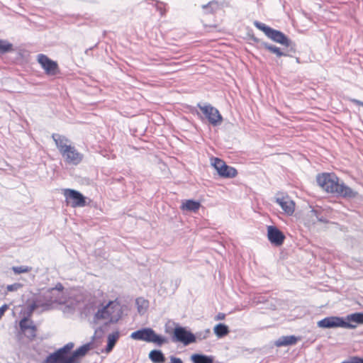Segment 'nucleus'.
I'll return each mask as SVG.
<instances>
[{"mask_svg": "<svg viewBox=\"0 0 363 363\" xmlns=\"http://www.w3.org/2000/svg\"><path fill=\"white\" fill-rule=\"evenodd\" d=\"M316 182L320 187L325 191L330 194H336L345 198H354L357 192L340 182V179L335 173H321L316 177Z\"/></svg>", "mask_w": 363, "mask_h": 363, "instance_id": "f257e3e1", "label": "nucleus"}, {"mask_svg": "<svg viewBox=\"0 0 363 363\" xmlns=\"http://www.w3.org/2000/svg\"><path fill=\"white\" fill-rule=\"evenodd\" d=\"M72 344H67L56 352L47 357L44 363H79V358L84 357L89 350V346L85 345L81 346L70 354Z\"/></svg>", "mask_w": 363, "mask_h": 363, "instance_id": "f03ea898", "label": "nucleus"}, {"mask_svg": "<svg viewBox=\"0 0 363 363\" xmlns=\"http://www.w3.org/2000/svg\"><path fill=\"white\" fill-rule=\"evenodd\" d=\"M358 324H363V313H354L346 316L345 319L338 316L326 317L317 323L320 328H343L354 329Z\"/></svg>", "mask_w": 363, "mask_h": 363, "instance_id": "7ed1b4c3", "label": "nucleus"}, {"mask_svg": "<svg viewBox=\"0 0 363 363\" xmlns=\"http://www.w3.org/2000/svg\"><path fill=\"white\" fill-rule=\"evenodd\" d=\"M52 138L66 163L77 165L82 161L84 157L83 154L79 152L76 147L72 145L70 140L67 137L53 133Z\"/></svg>", "mask_w": 363, "mask_h": 363, "instance_id": "20e7f679", "label": "nucleus"}, {"mask_svg": "<svg viewBox=\"0 0 363 363\" xmlns=\"http://www.w3.org/2000/svg\"><path fill=\"white\" fill-rule=\"evenodd\" d=\"M121 315V306L116 300L109 301L105 306L99 309L96 313V318L108 320L110 323L118 322Z\"/></svg>", "mask_w": 363, "mask_h": 363, "instance_id": "39448f33", "label": "nucleus"}, {"mask_svg": "<svg viewBox=\"0 0 363 363\" xmlns=\"http://www.w3.org/2000/svg\"><path fill=\"white\" fill-rule=\"evenodd\" d=\"M130 337L137 340L152 342L158 346H161L168 342V339L167 337L157 335L152 328H143L132 333Z\"/></svg>", "mask_w": 363, "mask_h": 363, "instance_id": "423d86ee", "label": "nucleus"}, {"mask_svg": "<svg viewBox=\"0 0 363 363\" xmlns=\"http://www.w3.org/2000/svg\"><path fill=\"white\" fill-rule=\"evenodd\" d=\"M211 164L221 177L234 178L238 175V171L235 168L227 165L226 163L220 158L211 157Z\"/></svg>", "mask_w": 363, "mask_h": 363, "instance_id": "0eeeda50", "label": "nucleus"}, {"mask_svg": "<svg viewBox=\"0 0 363 363\" xmlns=\"http://www.w3.org/2000/svg\"><path fill=\"white\" fill-rule=\"evenodd\" d=\"M254 25L257 28L263 31L268 38H271L274 41L283 45L287 43V38L281 32L274 30L266 26L264 23L258 21H255Z\"/></svg>", "mask_w": 363, "mask_h": 363, "instance_id": "6e6552de", "label": "nucleus"}, {"mask_svg": "<svg viewBox=\"0 0 363 363\" xmlns=\"http://www.w3.org/2000/svg\"><path fill=\"white\" fill-rule=\"evenodd\" d=\"M63 194L65 197L67 206L76 208L83 207L86 205L85 197L76 190L66 189L64 190Z\"/></svg>", "mask_w": 363, "mask_h": 363, "instance_id": "1a4fd4ad", "label": "nucleus"}, {"mask_svg": "<svg viewBox=\"0 0 363 363\" xmlns=\"http://www.w3.org/2000/svg\"><path fill=\"white\" fill-rule=\"evenodd\" d=\"M198 107L208 122L213 125H218L223 121V117L219 111L211 105H198Z\"/></svg>", "mask_w": 363, "mask_h": 363, "instance_id": "9d476101", "label": "nucleus"}, {"mask_svg": "<svg viewBox=\"0 0 363 363\" xmlns=\"http://www.w3.org/2000/svg\"><path fill=\"white\" fill-rule=\"evenodd\" d=\"M172 340L188 345L196 342V337L192 333L186 330V328L177 326L173 330Z\"/></svg>", "mask_w": 363, "mask_h": 363, "instance_id": "9b49d317", "label": "nucleus"}, {"mask_svg": "<svg viewBox=\"0 0 363 363\" xmlns=\"http://www.w3.org/2000/svg\"><path fill=\"white\" fill-rule=\"evenodd\" d=\"M37 60L46 74L54 76L60 72L57 62L52 60L47 55L39 54Z\"/></svg>", "mask_w": 363, "mask_h": 363, "instance_id": "f8f14e48", "label": "nucleus"}, {"mask_svg": "<svg viewBox=\"0 0 363 363\" xmlns=\"http://www.w3.org/2000/svg\"><path fill=\"white\" fill-rule=\"evenodd\" d=\"M21 331L30 340H33L37 336V326L28 317L22 318L19 322Z\"/></svg>", "mask_w": 363, "mask_h": 363, "instance_id": "ddd939ff", "label": "nucleus"}, {"mask_svg": "<svg viewBox=\"0 0 363 363\" xmlns=\"http://www.w3.org/2000/svg\"><path fill=\"white\" fill-rule=\"evenodd\" d=\"M267 238L269 242L275 246H281L285 240L284 234L273 225L267 227Z\"/></svg>", "mask_w": 363, "mask_h": 363, "instance_id": "4468645a", "label": "nucleus"}, {"mask_svg": "<svg viewBox=\"0 0 363 363\" xmlns=\"http://www.w3.org/2000/svg\"><path fill=\"white\" fill-rule=\"evenodd\" d=\"M277 202L287 215L291 216L294 213L295 203L288 196L277 198Z\"/></svg>", "mask_w": 363, "mask_h": 363, "instance_id": "2eb2a0df", "label": "nucleus"}, {"mask_svg": "<svg viewBox=\"0 0 363 363\" xmlns=\"http://www.w3.org/2000/svg\"><path fill=\"white\" fill-rule=\"evenodd\" d=\"M201 205L199 201H194L191 199L184 200L182 201L180 208L182 211L197 212L201 208Z\"/></svg>", "mask_w": 363, "mask_h": 363, "instance_id": "dca6fc26", "label": "nucleus"}, {"mask_svg": "<svg viewBox=\"0 0 363 363\" xmlns=\"http://www.w3.org/2000/svg\"><path fill=\"white\" fill-rule=\"evenodd\" d=\"M297 342L298 338L294 335L282 336L275 341L274 345L277 347H280L283 346L293 345Z\"/></svg>", "mask_w": 363, "mask_h": 363, "instance_id": "f3484780", "label": "nucleus"}, {"mask_svg": "<svg viewBox=\"0 0 363 363\" xmlns=\"http://www.w3.org/2000/svg\"><path fill=\"white\" fill-rule=\"evenodd\" d=\"M120 333L118 331H116L112 333L111 334H109L107 337V346L106 348V352L107 353L110 352L113 347L115 346L116 343L117 342L118 340L119 339Z\"/></svg>", "mask_w": 363, "mask_h": 363, "instance_id": "a211bd4d", "label": "nucleus"}, {"mask_svg": "<svg viewBox=\"0 0 363 363\" xmlns=\"http://www.w3.org/2000/svg\"><path fill=\"white\" fill-rule=\"evenodd\" d=\"M149 358L153 363H164L165 357L164 354L157 350H153L149 353Z\"/></svg>", "mask_w": 363, "mask_h": 363, "instance_id": "6ab92c4d", "label": "nucleus"}, {"mask_svg": "<svg viewBox=\"0 0 363 363\" xmlns=\"http://www.w3.org/2000/svg\"><path fill=\"white\" fill-rule=\"evenodd\" d=\"M191 359L194 363H213V358L211 356L203 354H194L191 357Z\"/></svg>", "mask_w": 363, "mask_h": 363, "instance_id": "aec40b11", "label": "nucleus"}, {"mask_svg": "<svg viewBox=\"0 0 363 363\" xmlns=\"http://www.w3.org/2000/svg\"><path fill=\"white\" fill-rule=\"evenodd\" d=\"M214 333L218 337L227 335L229 333L228 327L224 324L219 323L214 327Z\"/></svg>", "mask_w": 363, "mask_h": 363, "instance_id": "412c9836", "label": "nucleus"}, {"mask_svg": "<svg viewBox=\"0 0 363 363\" xmlns=\"http://www.w3.org/2000/svg\"><path fill=\"white\" fill-rule=\"evenodd\" d=\"M13 50V45L9 41L0 39V55L12 52Z\"/></svg>", "mask_w": 363, "mask_h": 363, "instance_id": "4be33fe9", "label": "nucleus"}, {"mask_svg": "<svg viewBox=\"0 0 363 363\" xmlns=\"http://www.w3.org/2000/svg\"><path fill=\"white\" fill-rule=\"evenodd\" d=\"M136 304L140 313H143L149 306L148 301L143 298H138L136 299Z\"/></svg>", "mask_w": 363, "mask_h": 363, "instance_id": "5701e85b", "label": "nucleus"}, {"mask_svg": "<svg viewBox=\"0 0 363 363\" xmlns=\"http://www.w3.org/2000/svg\"><path fill=\"white\" fill-rule=\"evenodd\" d=\"M32 268L28 266H20V267H13L12 270L16 274H19L22 273H28L31 271Z\"/></svg>", "mask_w": 363, "mask_h": 363, "instance_id": "b1692460", "label": "nucleus"}, {"mask_svg": "<svg viewBox=\"0 0 363 363\" xmlns=\"http://www.w3.org/2000/svg\"><path fill=\"white\" fill-rule=\"evenodd\" d=\"M22 287H23V284L21 283H15L13 284L8 285L6 286V292L5 293V295H7L8 292L18 291L19 289H21Z\"/></svg>", "mask_w": 363, "mask_h": 363, "instance_id": "393cba45", "label": "nucleus"}, {"mask_svg": "<svg viewBox=\"0 0 363 363\" xmlns=\"http://www.w3.org/2000/svg\"><path fill=\"white\" fill-rule=\"evenodd\" d=\"M265 48L267 50H268L269 51L276 54L277 56L280 57L281 55H283V52L281 51V50L276 47V46H273V45H264Z\"/></svg>", "mask_w": 363, "mask_h": 363, "instance_id": "a878e982", "label": "nucleus"}, {"mask_svg": "<svg viewBox=\"0 0 363 363\" xmlns=\"http://www.w3.org/2000/svg\"><path fill=\"white\" fill-rule=\"evenodd\" d=\"M218 8V2L216 1H210L208 4L203 6V9H211L212 12L215 11Z\"/></svg>", "mask_w": 363, "mask_h": 363, "instance_id": "bb28decb", "label": "nucleus"}, {"mask_svg": "<svg viewBox=\"0 0 363 363\" xmlns=\"http://www.w3.org/2000/svg\"><path fill=\"white\" fill-rule=\"evenodd\" d=\"M341 363H363V359L359 357H352L350 359L343 361Z\"/></svg>", "mask_w": 363, "mask_h": 363, "instance_id": "cd10ccee", "label": "nucleus"}, {"mask_svg": "<svg viewBox=\"0 0 363 363\" xmlns=\"http://www.w3.org/2000/svg\"><path fill=\"white\" fill-rule=\"evenodd\" d=\"M156 9L160 13L161 16L165 15L167 9L164 4L162 3L156 4Z\"/></svg>", "mask_w": 363, "mask_h": 363, "instance_id": "c85d7f7f", "label": "nucleus"}, {"mask_svg": "<svg viewBox=\"0 0 363 363\" xmlns=\"http://www.w3.org/2000/svg\"><path fill=\"white\" fill-rule=\"evenodd\" d=\"M9 309L7 304H4L0 307V319L4 316L5 312Z\"/></svg>", "mask_w": 363, "mask_h": 363, "instance_id": "c756f323", "label": "nucleus"}, {"mask_svg": "<svg viewBox=\"0 0 363 363\" xmlns=\"http://www.w3.org/2000/svg\"><path fill=\"white\" fill-rule=\"evenodd\" d=\"M37 308V305L35 303H33L32 304H30L28 307V316H31L32 313H33V311L35 310V308Z\"/></svg>", "mask_w": 363, "mask_h": 363, "instance_id": "7c9ffc66", "label": "nucleus"}, {"mask_svg": "<svg viewBox=\"0 0 363 363\" xmlns=\"http://www.w3.org/2000/svg\"><path fill=\"white\" fill-rule=\"evenodd\" d=\"M169 363H183L182 360L179 357H171Z\"/></svg>", "mask_w": 363, "mask_h": 363, "instance_id": "2f4dec72", "label": "nucleus"}, {"mask_svg": "<svg viewBox=\"0 0 363 363\" xmlns=\"http://www.w3.org/2000/svg\"><path fill=\"white\" fill-rule=\"evenodd\" d=\"M352 101H353L356 105L363 106V102H362V101H360L357 100V99H354V100H352Z\"/></svg>", "mask_w": 363, "mask_h": 363, "instance_id": "473e14b6", "label": "nucleus"}, {"mask_svg": "<svg viewBox=\"0 0 363 363\" xmlns=\"http://www.w3.org/2000/svg\"><path fill=\"white\" fill-rule=\"evenodd\" d=\"M56 289L59 291H62L64 287L61 284H58L56 285Z\"/></svg>", "mask_w": 363, "mask_h": 363, "instance_id": "72a5a7b5", "label": "nucleus"}, {"mask_svg": "<svg viewBox=\"0 0 363 363\" xmlns=\"http://www.w3.org/2000/svg\"><path fill=\"white\" fill-rule=\"evenodd\" d=\"M225 318V314L223 313H219L218 315V320H221V319H223Z\"/></svg>", "mask_w": 363, "mask_h": 363, "instance_id": "f704fd0d", "label": "nucleus"}, {"mask_svg": "<svg viewBox=\"0 0 363 363\" xmlns=\"http://www.w3.org/2000/svg\"><path fill=\"white\" fill-rule=\"evenodd\" d=\"M166 333H170V331L168 329H166Z\"/></svg>", "mask_w": 363, "mask_h": 363, "instance_id": "c9c22d12", "label": "nucleus"}]
</instances>
